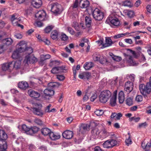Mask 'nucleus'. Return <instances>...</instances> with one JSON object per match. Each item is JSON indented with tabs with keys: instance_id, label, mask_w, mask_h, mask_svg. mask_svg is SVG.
Instances as JSON below:
<instances>
[{
	"instance_id": "nucleus-1",
	"label": "nucleus",
	"mask_w": 151,
	"mask_h": 151,
	"mask_svg": "<svg viewBox=\"0 0 151 151\" xmlns=\"http://www.w3.org/2000/svg\"><path fill=\"white\" fill-rule=\"evenodd\" d=\"M25 51L28 55L26 56L24 61V63L28 64L29 63H34L37 62V59L34 55L31 54L33 52V50L32 47H26Z\"/></svg>"
},
{
	"instance_id": "nucleus-2",
	"label": "nucleus",
	"mask_w": 151,
	"mask_h": 151,
	"mask_svg": "<svg viewBox=\"0 0 151 151\" xmlns=\"http://www.w3.org/2000/svg\"><path fill=\"white\" fill-rule=\"evenodd\" d=\"M18 45L19 47L18 49L14 51L12 55V57L15 59H17L20 57V53L22 52L25 51L27 46V44L25 41H22Z\"/></svg>"
},
{
	"instance_id": "nucleus-3",
	"label": "nucleus",
	"mask_w": 151,
	"mask_h": 151,
	"mask_svg": "<svg viewBox=\"0 0 151 151\" xmlns=\"http://www.w3.org/2000/svg\"><path fill=\"white\" fill-rule=\"evenodd\" d=\"M118 143V141L113 137L105 141L103 143V147L106 148H111L116 146Z\"/></svg>"
},
{
	"instance_id": "nucleus-4",
	"label": "nucleus",
	"mask_w": 151,
	"mask_h": 151,
	"mask_svg": "<svg viewBox=\"0 0 151 151\" xmlns=\"http://www.w3.org/2000/svg\"><path fill=\"white\" fill-rule=\"evenodd\" d=\"M111 96V93L107 90H104L101 93L99 96V100L102 103H105L108 100Z\"/></svg>"
},
{
	"instance_id": "nucleus-5",
	"label": "nucleus",
	"mask_w": 151,
	"mask_h": 151,
	"mask_svg": "<svg viewBox=\"0 0 151 151\" xmlns=\"http://www.w3.org/2000/svg\"><path fill=\"white\" fill-rule=\"evenodd\" d=\"M42 105L41 104H35L32 110L35 114L42 116L44 114V112L42 109Z\"/></svg>"
},
{
	"instance_id": "nucleus-6",
	"label": "nucleus",
	"mask_w": 151,
	"mask_h": 151,
	"mask_svg": "<svg viewBox=\"0 0 151 151\" xmlns=\"http://www.w3.org/2000/svg\"><path fill=\"white\" fill-rule=\"evenodd\" d=\"M151 86L149 83L145 85L142 84L139 86V89L141 93L143 95H146L147 94H149L151 91Z\"/></svg>"
},
{
	"instance_id": "nucleus-7",
	"label": "nucleus",
	"mask_w": 151,
	"mask_h": 151,
	"mask_svg": "<svg viewBox=\"0 0 151 151\" xmlns=\"http://www.w3.org/2000/svg\"><path fill=\"white\" fill-rule=\"evenodd\" d=\"M93 18L96 20H102L104 17V14L102 12L97 8L95 9L92 12Z\"/></svg>"
},
{
	"instance_id": "nucleus-8",
	"label": "nucleus",
	"mask_w": 151,
	"mask_h": 151,
	"mask_svg": "<svg viewBox=\"0 0 151 151\" xmlns=\"http://www.w3.org/2000/svg\"><path fill=\"white\" fill-rule=\"evenodd\" d=\"M11 21L14 26L20 27L23 29V26L19 23V22L21 21V19L17 14H15L12 16Z\"/></svg>"
},
{
	"instance_id": "nucleus-9",
	"label": "nucleus",
	"mask_w": 151,
	"mask_h": 151,
	"mask_svg": "<svg viewBox=\"0 0 151 151\" xmlns=\"http://www.w3.org/2000/svg\"><path fill=\"white\" fill-rule=\"evenodd\" d=\"M61 6L58 3L52 4L51 6V11L54 14H60L61 12Z\"/></svg>"
},
{
	"instance_id": "nucleus-10",
	"label": "nucleus",
	"mask_w": 151,
	"mask_h": 151,
	"mask_svg": "<svg viewBox=\"0 0 151 151\" xmlns=\"http://www.w3.org/2000/svg\"><path fill=\"white\" fill-rule=\"evenodd\" d=\"M108 19L111 24L114 26H118L120 22L118 18L113 15L110 16Z\"/></svg>"
},
{
	"instance_id": "nucleus-11",
	"label": "nucleus",
	"mask_w": 151,
	"mask_h": 151,
	"mask_svg": "<svg viewBox=\"0 0 151 151\" xmlns=\"http://www.w3.org/2000/svg\"><path fill=\"white\" fill-rule=\"evenodd\" d=\"M13 62L9 63H5L2 65L1 69L4 71H8L11 72V70L12 69L13 65Z\"/></svg>"
},
{
	"instance_id": "nucleus-12",
	"label": "nucleus",
	"mask_w": 151,
	"mask_h": 151,
	"mask_svg": "<svg viewBox=\"0 0 151 151\" xmlns=\"http://www.w3.org/2000/svg\"><path fill=\"white\" fill-rule=\"evenodd\" d=\"M133 83L132 82L128 81L125 84L124 91L127 94L130 93L133 90Z\"/></svg>"
},
{
	"instance_id": "nucleus-13",
	"label": "nucleus",
	"mask_w": 151,
	"mask_h": 151,
	"mask_svg": "<svg viewBox=\"0 0 151 151\" xmlns=\"http://www.w3.org/2000/svg\"><path fill=\"white\" fill-rule=\"evenodd\" d=\"M27 93L31 97L35 99L38 98L40 96V93L32 89L28 90Z\"/></svg>"
},
{
	"instance_id": "nucleus-14",
	"label": "nucleus",
	"mask_w": 151,
	"mask_h": 151,
	"mask_svg": "<svg viewBox=\"0 0 151 151\" xmlns=\"http://www.w3.org/2000/svg\"><path fill=\"white\" fill-rule=\"evenodd\" d=\"M65 68V67H55L52 69L51 72L53 74L65 72L66 71Z\"/></svg>"
},
{
	"instance_id": "nucleus-15",
	"label": "nucleus",
	"mask_w": 151,
	"mask_h": 151,
	"mask_svg": "<svg viewBox=\"0 0 151 151\" xmlns=\"http://www.w3.org/2000/svg\"><path fill=\"white\" fill-rule=\"evenodd\" d=\"M100 133V130L97 128H95L93 129L91 131V139L93 140L98 138Z\"/></svg>"
},
{
	"instance_id": "nucleus-16",
	"label": "nucleus",
	"mask_w": 151,
	"mask_h": 151,
	"mask_svg": "<svg viewBox=\"0 0 151 151\" xmlns=\"http://www.w3.org/2000/svg\"><path fill=\"white\" fill-rule=\"evenodd\" d=\"M98 42L99 44L102 45V46L104 47L110 46L112 43L111 40L109 38H106V43L104 44H103V41L101 40L100 41H98Z\"/></svg>"
},
{
	"instance_id": "nucleus-17",
	"label": "nucleus",
	"mask_w": 151,
	"mask_h": 151,
	"mask_svg": "<svg viewBox=\"0 0 151 151\" xmlns=\"http://www.w3.org/2000/svg\"><path fill=\"white\" fill-rule=\"evenodd\" d=\"M62 136L65 139H70L73 137V133L72 131L67 130L63 133Z\"/></svg>"
},
{
	"instance_id": "nucleus-18",
	"label": "nucleus",
	"mask_w": 151,
	"mask_h": 151,
	"mask_svg": "<svg viewBox=\"0 0 151 151\" xmlns=\"http://www.w3.org/2000/svg\"><path fill=\"white\" fill-rule=\"evenodd\" d=\"M44 92L45 95V97L48 99H49L51 96H53L54 93V91L53 90L49 89L48 88L45 89L44 90Z\"/></svg>"
},
{
	"instance_id": "nucleus-19",
	"label": "nucleus",
	"mask_w": 151,
	"mask_h": 151,
	"mask_svg": "<svg viewBox=\"0 0 151 151\" xmlns=\"http://www.w3.org/2000/svg\"><path fill=\"white\" fill-rule=\"evenodd\" d=\"M89 1L88 0H81L79 1V6L81 8H86L89 6Z\"/></svg>"
},
{
	"instance_id": "nucleus-20",
	"label": "nucleus",
	"mask_w": 151,
	"mask_h": 151,
	"mask_svg": "<svg viewBox=\"0 0 151 151\" xmlns=\"http://www.w3.org/2000/svg\"><path fill=\"white\" fill-rule=\"evenodd\" d=\"M117 91H115L113 93V96L110 100V104L112 106H114L116 104V95Z\"/></svg>"
},
{
	"instance_id": "nucleus-21",
	"label": "nucleus",
	"mask_w": 151,
	"mask_h": 151,
	"mask_svg": "<svg viewBox=\"0 0 151 151\" xmlns=\"http://www.w3.org/2000/svg\"><path fill=\"white\" fill-rule=\"evenodd\" d=\"M31 4L34 7L38 8L41 6L42 2L41 0H31Z\"/></svg>"
},
{
	"instance_id": "nucleus-22",
	"label": "nucleus",
	"mask_w": 151,
	"mask_h": 151,
	"mask_svg": "<svg viewBox=\"0 0 151 151\" xmlns=\"http://www.w3.org/2000/svg\"><path fill=\"white\" fill-rule=\"evenodd\" d=\"M46 15V13L44 11L40 10L35 14V17L41 20L42 18H44Z\"/></svg>"
},
{
	"instance_id": "nucleus-23",
	"label": "nucleus",
	"mask_w": 151,
	"mask_h": 151,
	"mask_svg": "<svg viewBox=\"0 0 151 151\" xmlns=\"http://www.w3.org/2000/svg\"><path fill=\"white\" fill-rule=\"evenodd\" d=\"M89 126L87 124H82L79 127V132L82 133L89 129Z\"/></svg>"
},
{
	"instance_id": "nucleus-24",
	"label": "nucleus",
	"mask_w": 151,
	"mask_h": 151,
	"mask_svg": "<svg viewBox=\"0 0 151 151\" xmlns=\"http://www.w3.org/2000/svg\"><path fill=\"white\" fill-rule=\"evenodd\" d=\"M18 86L21 89L25 90L28 87L29 85L27 82L23 81L19 83Z\"/></svg>"
},
{
	"instance_id": "nucleus-25",
	"label": "nucleus",
	"mask_w": 151,
	"mask_h": 151,
	"mask_svg": "<svg viewBox=\"0 0 151 151\" xmlns=\"http://www.w3.org/2000/svg\"><path fill=\"white\" fill-rule=\"evenodd\" d=\"M49 136L50 138L52 140H55L60 138V134L57 133H54L51 132Z\"/></svg>"
},
{
	"instance_id": "nucleus-26",
	"label": "nucleus",
	"mask_w": 151,
	"mask_h": 151,
	"mask_svg": "<svg viewBox=\"0 0 151 151\" xmlns=\"http://www.w3.org/2000/svg\"><path fill=\"white\" fill-rule=\"evenodd\" d=\"M122 114L121 113L117 114L116 113H112L111 116V119H113L115 120H119L122 116Z\"/></svg>"
},
{
	"instance_id": "nucleus-27",
	"label": "nucleus",
	"mask_w": 151,
	"mask_h": 151,
	"mask_svg": "<svg viewBox=\"0 0 151 151\" xmlns=\"http://www.w3.org/2000/svg\"><path fill=\"white\" fill-rule=\"evenodd\" d=\"M124 13L125 15H127L129 17L132 18L134 15V12L133 11L130 10H124Z\"/></svg>"
},
{
	"instance_id": "nucleus-28",
	"label": "nucleus",
	"mask_w": 151,
	"mask_h": 151,
	"mask_svg": "<svg viewBox=\"0 0 151 151\" xmlns=\"http://www.w3.org/2000/svg\"><path fill=\"white\" fill-rule=\"evenodd\" d=\"M7 145L5 140L0 139V149H6Z\"/></svg>"
},
{
	"instance_id": "nucleus-29",
	"label": "nucleus",
	"mask_w": 151,
	"mask_h": 151,
	"mask_svg": "<svg viewBox=\"0 0 151 151\" xmlns=\"http://www.w3.org/2000/svg\"><path fill=\"white\" fill-rule=\"evenodd\" d=\"M39 130V128L37 127H33L30 128L29 134L32 135L37 132Z\"/></svg>"
},
{
	"instance_id": "nucleus-30",
	"label": "nucleus",
	"mask_w": 151,
	"mask_h": 151,
	"mask_svg": "<svg viewBox=\"0 0 151 151\" xmlns=\"http://www.w3.org/2000/svg\"><path fill=\"white\" fill-rule=\"evenodd\" d=\"M42 133L45 136H47L48 135H50V134L51 132V131L49 129L45 128L42 129H41Z\"/></svg>"
},
{
	"instance_id": "nucleus-31",
	"label": "nucleus",
	"mask_w": 151,
	"mask_h": 151,
	"mask_svg": "<svg viewBox=\"0 0 151 151\" xmlns=\"http://www.w3.org/2000/svg\"><path fill=\"white\" fill-rule=\"evenodd\" d=\"M86 24L87 27H89L91 26V19L89 16H86L85 18Z\"/></svg>"
},
{
	"instance_id": "nucleus-32",
	"label": "nucleus",
	"mask_w": 151,
	"mask_h": 151,
	"mask_svg": "<svg viewBox=\"0 0 151 151\" xmlns=\"http://www.w3.org/2000/svg\"><path fill=\"white\" fill-rule=\"evenodd\" d=\"M118 99L120 103H122L124 100V92L121 91L119 94Z\"/></svg>"
},
{
	"instance_id": "nucleus-33",
	"label": "nucleus",
	"mask_w": 151,
	"mask_h": 151,
	"mask_svg": "<svg viewBox=\"0 0 151 151\" xmlns=\"http://www.w3.org/2000/svg\"><path fill=\"white\" fill-rule=\"evenodd\" d=\"M93 66V64L91 62H86L83 65V67L85 70H88L91 68Z\"/></svg>"
},
{
	"instance_id": "nucleus-34",
	"label": "nucleus",
	"mask_w": 151,
	"mask_h": 151,
	"mask_svg": "<svg viewBox=\"0 0 151 151\" xmlns=\"http://www.w3.org/2000/svg\"><path fill=\"white\" fill-rule=\"evenodd\" d=\"M7 138V136L4 131L0 130V139L6 140Z\"/></svg>"
},
{
	"instance_id": "nucleus-35",
	"label": "nucleus",
	"mask_w": 151,
	"mask_h": 151,
	"mask_svg": "<svg viewBox=\"0 0 151 151\" xmlns=\"http://www.w3.org/2000/svg\"><path fill=\"white\" fill-rule=\"evenodd\" d=\"M100 63L104 65H106L107 64V61L105 57H104L102 55H101L99 61Z\"/></svg>"
},
{
	"instance_id": "nucleus-36",
	"label": "nucleus",
	"mask_w": 151,
	"mask_h": 151,
	"mask_svg": "<svg viewBox=\"0 0 151 151\" xmlns=\"http://www.w3.org/2000/svg\"><path fill=\"white\" fill-rule=\"evenodd\" d=\"M13 42V40L11 38H7L4 39L2 40V42L3 43L8 45H11Z\"/></svg>"
},
{
	"instance_id": "nucleus-37",
	"label": "nucleus",
	"mask_w": 151,
	"mask_h": 151,
	"mask_svg": "<svg viewBox=\"0 0 151 151\" xmlns=\"http://www.w3.org/2000/svg\"><path fill=\"white\" fill-rule=\"evenodd\" d=\"M12 62V64L13 65L12 69L14 68H15L16 69H18L20 68L21 64V62L20 60H17L14 63L13 61Z\"/></svg>"
},
{
	"instance_id": "nucleus-38",
	"label": "nucleus",
	"mask_w": 151,
	"mask_h": 151,
	"mask_svg": "<svg viewBox=\"0 0 151 151\" xmlns=\"http://www.w3.org/2000/svg\"><path fill=\"white\" fill-rule=\"evenodd\" d=\"M101 55L99 53H95L93 55V60L95 61H99Z\"/></svg>"
},
{
	"instance_id": "nucleus-39",
	"label": "nucleus",
	"mask_w": 151,
	"mask_h": 151,
	"mask_svg": "<svg viewBox=\"0 0 151 151\" xmlns=\"http://www.w3.org/2000/svg\"><path fill=\"white\" fill-rule=\"evenodd\" d=\"M22 129L24 131L26 134H29V133H28L29 132L30 128L28 127L25 124L22 125Z\"/></svg>"
},
{
	"instance_id": "nucleus-40",
	"label": "nucleus",
	"mask_w": 151,
	"mask_h": 151,
	"mask_svg": "<svg viewBox=\"0 0 151 151\" xmlns=\"http://www.w3.org/2000/svg\"><path fill=\"white\" fill-rule=\"evenodd\" d=\"M58 34V32L57 31L54 30L51 34V37L53 39H55L57 38Z\"/></svg>"
},
{
	"instance_id": "nucleus-41",
	"label": "nucleus",
	"mask_w": 151,
	"mask_h": 151,
	"mask_svg": "<svg viewBox=\"0 0 151 151\" xmlns=\"http://www.w3.org/2000/svg\"><path fill=\"white\" fill-rule=\"evenodd\" d=\"M126 60L128 63L131 64H132L133 63L132 57L131 55H126Z\"/></svg>"
},
{
	"instance_id": "nucleus-42",
	"label": "nucleus",
	"mask_w": 151,
	"mask_h": 151,
	"mask_svg": "<svg viewBox=\"0 0 151 151\" xmlns=\"http://www.w3.org/2000/svg\"><path fill=\"white\" fill-rule=\"evenodd\" d=\"M126 104L129 106L132 105L133 104V99L131 97L127 98L126 100Z\"/></svg>"
},
{
	"instance_id": "nucleus-43",
	"label": "nucleus",
	"mask_w": 151,
	"mask_h": 151,
	"mask_svg": "<svg viewBox=\"0 0 151 151\" xmlns=\"http://www.w3.org/2000/svg\"><path fill=\"white\" fill-rule=\"evenodd\" d=\"M122 5L124 6H128L131 7L132 6V4L131 2L129 1L126 0L122 2Z\"/></svg>"
},
{
	"instance_id": "nucleus-44",
	"label": "nucleus",
	"mask_w": 151,
	"mask_h": 151,
	"mask_svg": "<svg viewBox=\"0 0 151 151\" xmlns=\"http://www.w3.org/2000/svg\"><path fill=\"white\" fill-rule=\"evenodd\" d=\"M60 85V84L59 83L57 82H51L49 83V86L52 88H55L58 86Z\"/></svg>"
},
{
	"instance_id": "nucleus-45",
	"label": "nucleus",
	"mask_w": 151,
	"mask_h": 151,
	"mask_svg": "<svg viewBox=\"0 0 151 151\" xmlns=\"http://www.w3.org/2000/svg\"><path fill=\"white\" fill-rule=\"evenodd\" d=\"M111 54L113 55V56H112V57L114 60L119 62L122 60V58L120 57L114 55H113L112 53H111Z\"/></svg>"
},
{
	"instance_id": "nucleus-46",
	"label": "nucleus",
	"mask_w": 151,
	"mask_h": 151,
	"mask_svg": "<svg viewBox=\"0 0 151 151\" xmlns=\"http://www.w3.org/2000/svg\"><path fill=\"white\" fill-rule=\"evenodd\" d=\"M51 58V56L49 55H43L41 56V58L42 60H44L46 59H50Z\"/></svg>"
},
{
	"instance_id": "nucleus-47",
	"label": "nucleus",
	"mask_w": 151,
	"mask_h": 151,
	"mask_svg": "<svg viewBox=\"0 0 151 151\" xmlns=\"http://www.w3.org/2000/svg\"><path fill=\"white\" fill-rule=\"evenodd\" d=\"M94 113L97 116H101L104 114V111L103 110H97L94 112Z\"/></svg>"
},
{
	"instance_id": "nucleus-48",
	"label": "nucleus",
	"mask_w": 151,
	"mask_h": 151,
	"mask_svg": "<svg viewBox=\"0 0 151 151\" xmlns=\"http://www.w3.org/2000/svg\"><path fill=\"white\" fill-rule=\"evenodd\" d=\"M53 27L52 25L47 27L45 29V32L46 33H49L53 29Z\"/></svg>"
},
{
	"instance_id": "nucleus-49",
	"label": "nucleus",
	"mask_w": 151,
	"mask_h": 151,
	"mask_svg": "<svg viewBox=\"0 0 151 151\" xmlns=\"http://www.w3.org/2000/svg\"><path fill=\"white\" fill-rule=\"evenodd\" d=\"M128 134L129 135L128 138L125 141L126 144L127 146H129L132 143V142L130 138V134L129 133H128Z\"/></svg>"
},
{
	"instance_id": "nucleus-50",
	"label": "nucleus",
	"mask_w": 151,
	"mask_h": 151,
	"mask_svg": "<svg viewBox=\"0 0 151 151\" xmlns=\"http://www.w3.org/2000/svg\"><path fill=\"white\" fill-rule=\"evenodd\" d=\"M127 34V33L119 34L116 35H115L114 36V37L115 39H117L120 37H121L126 35Z\"/></svg>"
},
{
	"instance_id": "nucleus-51",
	"label": "nucleus",
	"mask_w": 151,
	"mask_h": 151,
	"mask_svg": "<svg viewBox=\"0 0 151 151\" xmlns=\"http://www.w3.org/2000/svg\"><path fill=\"white\" fill-rule=\"evenodd\" d=\"M60 37L61 39L63 41H65L67 40L68 39V37L65 34L62 33Z\"/></svg>"
},
{
	"instance_id": "nucleus-52",
	"label": "nucleus",
	"mask_w": 151,
	"mask_h": 151,
	"mask_svg": "<svg viewBox=\"0 0 151 151\" xmlns=\"http://www.w3.org/2000/svg\"><path fill=\"white\" fill-rule=\"evenodd\" d=\"M79 6V2L78 0H76L73 5L71 6L73 9H75L77 8L78 6Z\"/></svg>"
},
{
	"instance_id": "nucleus-53",
	"label": "nucleus",
	"mask_w": 151,
	"mask_h": 151,
	"mask_svg": "<svg viewBox=\"0 0 151 151\" xmlns=\"http://www.w3.org/2000/svg\"><path fill=\"white\" fill-rule=\"evenodd\" d=\"M128 52L131 53L135 58L137 57V55L135 51H133L131 49H128L127 50Z\"/></svg>"
},
{
	"instance_id": "nucleus-54",
	"label": "nucleus",
	"mask_w": 151,
	"mask_h": 151,
	"mask_svg": "<svg viewBox=\"0 0 151 151\" xmlns=\"http://www.w3.org/2000/svg\"><path fill=\"white\" fill-rule=\"evenodd\" d=\"M56 78L60 81H63L65 79V77L62 75H57L56 76Z\"/></svg>"
},
{
	"instance_id": "nucleus-55",
	"label": "nucleus",
	"mask_w": 151,
	"mask_h": 151,
	"mask_svg": "<svg viewBox=\"0 0 151 151\" xmlns=\"http://www.w3.org/2000/svg\"><path fill=\"white\" fill-rule=\"evenodd\" d=\"M72 26L74 27L76 29L78 30V24L76 22H74L72 24Z\"/></svg>"
},
{
	"instance_id": "nucleus-56",
	"label": "nucleus",
	"mask_w": 151,
	"mask_h": 151,
	"mask_svg": "<svg viewBox=\"0 0 151 151\" xmlns=\"http://www.w3.org/2000/svg\"><path fill=\"white\" fill-rule=\"evenodd\" d=\"M34 122L38 125H41L42 124V121L38 119H35L34 120Z\"/></svg>"
},
{
	"instance_id": "nucleus-57",
	"label": "nucleus",
	"mask_w": 151,
	"mask_h": 151,
	"mask_svg": "<svg viewBox=\"0 0 151 151\" xmlns=\"http://www.w3.org/2000/svg\"><path fill=\"white\" fill-rule=\"evenodd\" d=\"M136 100L138 102H139L142 100V96L141 95H138L136 97Z\"/></svg>"
},
{
	"instance_id": "nucleus-58",
	"label": "nucleus",
	"mask_w": 151,
	"mask_h": 151,
	"mask_svg": "<svg viewBox=\"0 0 151 151\" xmlns=\"http://www.w3.org/2000/svg\"><path fill=\"white\" fill-rule=\"evenodd\" d=\"M52 105L51 104H49V105L47 106L45 109V111L46 112L50 113V108L51 107Z\"/></svg>"
},
{
	"instance_id": "nucleus-59",
	"label": "nucleus",
	"mask_w": 151,
	"mask_h": 151,
	"mask_svg": "<svg viewBox=\"0 0 151 151\" xmlns=\"http://www.w3.org/2000/svg\"><path fill=\"white\" fill-rule=\"evenodd\" d=\"M147 126V124L146 122H145L143 123H140L139 124V128H145Z\"/></svg>"
},
{
	"instance_id": "nucleus-60",
	"label": "nucleus",
	"mask_w": 151,
	"mask_h": 151,
	"mask_svg": "<svg viewBox=\"0 0 151 151\" xmlns=\"http://www.w3.org/2000/svg\"><path fill=\"white\" fill-rule=\"evenodd\" d=\"M68 32L72 35L74 34V31L71 28L69 27H68Z\"/></svg>"
},
{
	"instance_id": "nucleus-61",
	"label": "nucleus",
	"mask_w": 151,
	"mask_h": 151,
	"mask_svg": "<svg viewBox=\"0 0 151 151\" xmlns=\"http://www.w3.org/2000/svg\"><path fill=\"white\" fill-rule=\"evenodd\" d=\"M97 98V95L96 93L93 94L91 98V101H94Z\"/></svg>"
},
{
	"instance_id": "nucleus-62",
	"label": "nucleus",
	"mask_w": 151,
	"mask_h": 151,
	"mask_svg": "<svg viewBox=\"0 0 151 151\" xmlns=\"http://www.w3.org/2000/svg\"><path fill=\"white\" fill-rule=\"evenodd\" d=\"M84 73L85 79H89L91 77V74L88 72L85 73Z\"/></svg>"
},
{
	"instance_id": "nucleus-63",
	"label": "nucleus",
	"mask_w": 151,
	"mask_h": 151,
	"mask_svg": "<svg viewBox=\"0 0 151 151\" xmlns=\"http://www.w3.org/2000/svg\"><path fill=\"white\" fill-rule=\"evenodd\" d=\"M14 36L16 38L19 39H21L22 37V35L20 33H17Z\"/></svg>"
},
{
	"instance_id": "nucleus-64",
	"label": "nucleus",
	"mask_w": 151,
	"mask_h": 151,
	"mask_svg": "<svg viewBox=\"0 0 151 151\" xmlns=\"http://www.w3.org/2000/svg\"><path fill=\"white\" fill-rule=\"evenodd\" d=\"M94 151H104L100 147L96 146L94 148Z\"/></svg>"
}]
</instances>
